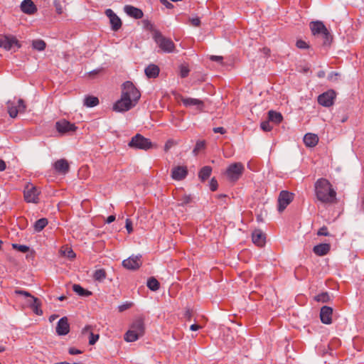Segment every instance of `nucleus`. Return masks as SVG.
I'll return each instance as SVG.
<instances>
[{
  "label": "nucleus",
  "mask_w": 364,
  "mask_h": 364,
  "mask_svg": "<svg viewBox=\"0 0 364 364\" xmlns=\"http://www.w3.org/2000/svg\"><path fill=\"white\" fill-rule=\"evenodd\" d=\"M178 201H179V203H178L179 205L184 206V205L191 203L192 198L191 197V196L183 195L178 199Z\"/></svg>",
  "instance_id": "41"
},
{
  "label": "nucleus",
  "mask_w": 364,
  "mask_h": 364,
  "mask_svg": "<svg viewBox=\"0 0 364 364\" xmlns=\"http://www.w3.org/2000/svg\"><path fill=\"white\" fill-rule=\"evenodd\" d=\"M325 72L323 70H320L318 73H317V76L319 77V78H323L325 77Z\"/></svg>",
  "instance_id": "64"
},
{
  "label": "nucleus",
  "mask_w": 364,
  "mask_h": 364,
  "mask_svg": "<svg viewBox=\"0 0 364 364\" xmlns=\"http://www.w3.org/2000/svg\"><path fill=\"white\" fill-rule=\"evenodd\" d=\"M294 193L287 191H282L278 197V207L277 210L279 213L283 212L286 208L294 200Z\"/></svg>",
  "instance_id": "10"
},
{
  "label": "nucleus",
  "mask_w": 364,
  "mask_h": 364,
  "mask_svg": "<svg viewBox=\"0 0 364 364\" xmlns=\"http://www.w3.org/2000/svg\"><path fill=\"white\" fill-rule=\"evenodd\" d=\"M55 127L58 132L61 134L73 132L77 129V127L75 125V124L70 123L65 119H62L57 122Z\"/></svg>",
  "instance_id": "13"
},
{
  "label": "nucleus",
  "mask_w": 364,
  "mask_h": 364,
  "mask_svg": "<svg viewBox=\"0 0 364 364\" xmlns=\"http://www.w3.org/2000/svg\"><path fill=\"white\" fill-rule=\"evenodd\" d=\"M137 103L133 102L130 99L125 98L121 95V98L118 100L113 105V110L119 112H127L134 107Z\"/></svg>",
  "instance_id": "9"
},
{
  "label": "nucleus",
  "mask_w": 364,
  "mask_h": 364,
  "mask_svg": "<svg viewBox=\"0 0 364 364\" xmlns=\"http://www.w3.org/2000/svg\"><path fill=\"white\" fill-rule=\"evenodd\" d=\"M210 59L213 61L221 63L223 58L222 56H219V55H211Z\"/></svg>",
  "instance_id": "56"
},
{
  "label": "nucleus",
  "mask_w": 364,
  "mask_h": 364,
  "mask_svg": "<svg viewBox=\"0 0 364 364\" xmlns=\"http://www.w3.org/2000/svg\"><path fill=\"white\" fill-rule=\"evenodd\" d=\"M190 70L189 68L184 65H181L180 66V75L182 78L186 77L189 74Z\"/></svg>",
  "instance_id": "43"
},
{
  "label": "nucleus",
  "mask_w": 364,
  "mask_h": 364,
  "mask_svg": "<svg viewBox=\"0 0 364 364\" xmlns=\"http://www.w3.org/2000/svg\"><path fill=\"white\" fill-rule=\"evenodd\" d=\"M333 309L331 307L324 306L321 309L320 318L323 323L330 324L332 323Z\"/></svg>",
  "instance_id": "18"
},
{
  "label": "nucleus",
  "mask_w": 364,
  "mask_h": 364,
  "mask_svg": "<svg viewBox=\"0 0 364 364\" xmlns=\"http://www.w3.org/2000/svg\"><path fill=\"white\" fill-rule=\"evenodd\" d=\"M73 290L80 296H88L92 294V292L85 289L80 284H75L73 285Z\"/></svg>",
  "instance_id": "31"
},
{
  "label": "nucleus",
  "mask_w": 364,
  "mask_h": 364,
  "mask_svg": "<svg viewBox=\"0 0 364 364\" xmlns=\"http://www.w3.org/2000/svg\"><path fill=\"white\" fill-rule=\"evenodd\" d=\"M124 10L128 16L135 19H140L144 16L143 11L140 9L131 5H126L124 8Z\"/></svg>",
  "instance_id": "20"
},
{
  "label": "nucleus",
  "mask_w": 364,
  "mask_h": 364,
  "mask_svg": "<svg viewBox=\"0 0 364 364\" xmlns=\"http://www.w3.org/2000/svg\"><path fill=\"white\" fill-rule=\"evenodd\" d=\"M209 186H210V189L212 191H215L217 190L218 188V181L215 178H213L210 181V184H209Z\"/></svg>",
  "instance_id": "46"
},
{
  "label": "nucleus",
  "mask_w": 364,
  "mask_h": 364,
  "mask_svg": "<svg viewBox=\"0 0 364 364\" xmlns=\"http://www.w3.org/2000/svg\"><path fill=\"white\" fill-rule=\"evenodd\" d=\"M141 337L136 332H134L132 328H130L125 334H124V340L127 342H134L138 340Z\"/></svg>",
  "instance_id": "33"
},
{
  "label": "nucleus",
  "mask_w": 364,
  "mask_h": 364,
  "mask_svg": "<svg viewBox=\"0 0 364 364\" xmlns=\"http://www.w3.org/2000/svg\"><path fill=\"white\" fill-rule=\"evenodd\" d=\"M338 75H339V73H336V72H331V73H329V75L328 76V79L330 81L335 82V81L338 80Z\"/></svg>",
  "instance_id": "49"
},
{
  "label": "nucleus",
  "mask_w": 364,
  "mask_h": 364,
  "mask_svg": "<svg viewBox=\"0 0 364 364\" xmlns=\"http://www.w3.org/2000/svg\"><path fill=\"white\" fill-rule=\"evenodd\" d=\"M188 168L184 166H177L171 170V178L175 181L183 180L188 175Z\"/></svg>",
  "instance_id": "15"
},
{
  "label": "nucleus",
  "mask_w": 364,
  "mask_h": 364,
  "mask_svg": "<svg viewBox=\"0 0 364 364\" xmlns=\"http://www.w3.org/2000/svg\"><path fill=\"white\" fill-rule=\"evenodd\" d=\"M268 119L275 124H279L282 121L283 117L281 113L270 110L268 112Z\"/></svg>",
  "instance_id": "30"
},
{
  "label": "nucleus",
  "mask_w": 364,
  "mask_h": 364,
  "mask_svg": "<svg viewBox=\"0 0 364 364\" xmlns=\"http://www.w3.org/2000/svg\"><path fill=\"white\" fill-rule=\"evenodd\" d=\"M181 100L186 107L197 106L200 107L204 105V103L202 100L196 98L181 97Z\"/></svg>",
  "instance_id": "27"
},
{
  "label": "nucleus",
  "mask_w": 364,
  "mask_h": 364,
  "mask_svg": "<svg viewBox=\"0 0 364 364\" xmlns=\"http://www.w3.org/2000/svg\"><path fill=\"white\" fill-rule=\"evenodd\" d=\"M161 2L168 9L173 7V4L169 3L167 0H161Z\"/></svg>",
  "instance_id": "61"
},
{
  "label": "nucleus",
  "mask_w": 364,
  "mask_h": 364,
  "mask_svg": "<svg viewBox=\"0 0 364 364\" xmlns=\"http://www.w3.org/2000/svg\"><path fill=\"white\" fill-rule=\"evenodd\" d=\"M68 353L70 355H78L82 353V351L80 350L76 349L75 348H70L68 349Z\"/></svg>",
  "instance_id": "53"
},
{
  "label": "nucleus",
  "mask_w": 364,
  "mask_h": 364,
  "mask_svg": "<svg viewBox=\"0 0 364 364\" xmlns=\"http://www.w3.org/2000/svg\"><path fill=\"white\" fill-rule=\"evenodd\" d=\"M336 97V92L329 90L318 95V103L323 107H329L333 105Z\"/></svg>",
  "instance_id": "12"
},
{
  "label": "nucleus",
  "mask_w": 364,
  "mask_h": 364,
  "mask_svg": "<svg viewBox=\"0 0 364 364\" xmlns=\"http://www.w3.org/2000/svg\"><path fill=\"white\" fill-rule=\"evenodd\" d=\"M121 95L125 98L132 100L136 103H138L141 97L139 90L131 81H126L122 84Z\"/></svg>",
  "instance_id": "4"
},
{
  "label": "nucleus",
  "mask_w": 364,
  "mask_h": 364,
  "mask_svg": "<svg viewBox=\"0 0 364 364\" xmlns=\"http://www.w3.org/2000/svg\"><path fill=\"white\" fill-rule=\"evenodd\" d=\"M109 20L113 31H118L121 28L122 21L117 15L113 16Z\"/></svg>",
  "instance_id": "34"
},
{
  "label": "nucleus",
  "mask_w": 364,
  "mask_h": 364,
  "mask_svg": "<svg viewBox=\"0 0 364 364\" xmlns=\"http://www.w3.org/2000/svg\"><path fill=\"white\" fill-rule=\"evenodd\" d=\"M40 191L33 184H28L24 189V199L27 203H38Z\"/></svg>",
  "instance_id": "11"
},
{
  "label": "nucleus",
  "mask_w": 364,
  "mask_h": 364,
  "mask_svg": "<svg viewBox=\"0 0 364 364\" xmlns=\"http://www.w3.org/2000/svg\"><path fill=\"white\" fill-rule=\"evenodd\" d=\"M141 264V256H132L122 262L123 267L129 270H136L139 269Z\"/></svg>",
  "instance_id": "14"
},
{
  "label": "nucleus",
  "mask_w": 364,
  "mask_h": 364,
  "mask_svg": "<svg viewBox=\"0 0 364 364\" xmlns=\"http://www.w3.org/2000/svg\"><path fill=\"white\" fill-rule=\"evenodd\" d=\"M82 334H86V333L90 334L89 344L92 345V346L95 345L96 343V342L98 341L99 337H100L98 334H95L92 333V326L90 325H87L82 328Z\"/></svg>",
  "instance_id": "28"
},
{
  "label": "nucleus",
  "mask_w": 364,
  "mask_h": 364,
  "mask_svg": "<svg viewBox=\"0 0 364 364\" xmlns=\"http://www.w3.org/2000/svg\"><path fill=\"white\" fill-rule=\"evenodd\" d=\"M314 299L318 302L327 303L330 301L331 296L328 292H322L315 296Z\"/></svg>",
  "instance_id": "37"
},
{
  "label": "nucleus",
  "mask_w": 364,
  "mask_h": 364,
  "mask_svg": "<svg viewBox=\"0 0 364 364\" xmlns=\"http://www.w3.org/2000/svg\"><path fill=\"white\" fill-rule=\"evenodd\" d=\"M70 331V324L66 316L61 318L56 326V333L59 336H65Z\"/></svg>",
  "instance_id": "16"
},
{
  "label": "nucleus",
  "mask_w": 364,
  "mask_h": 364,
  "mask_svg": "<svg viewBox=\"0 0 364 364\" xmlns=\"http://www.w3.org/2000/svg\"><path fill=\"white\" fill-rule=\"evenodd\" d=\"M144 27L149 31H152L154 30V25L149 20H144L143 21Z\"/></svg>",
  "instance_id": "48"
},
{
  "label": "nucleus",
  "mask_w": 364,
  "mask_h": 364,
  "mask_svg": "<svg viewBox=\"0 0 364 364\" xmlns=\"http://www.w3.org/2000/svg\"><path fill=\"white\" fill-rule=\"evenodd\" d=\"M316 199L321 203L332 204L336 202V192L328 180L318 178L314 184Z\"/></svg>",
  "instance_id": "1"
},
{
  "label": "nucleus",
  "mask_w": 364,
  "mask_h": 364,
  "mask_svg": "<svg viewBox=\"0 0 364 364\" xmlns=\"http://www.w3.org/2000/svg\"><path fill=\"white\" fill-rule=\"evenodd\" d=\"M153 38L159 47L165 53H173L175 50V44L171 38H166L159 31H154Z\"/></svg>",
  "instance_id": "3"
},
{
  "label": "nucleus",
  "mask_w": 364,
  "mask_h": 364,
  "mask_svg": "<svg viewBox=\"0 0 364 364\" xmlns=\"http://www.w3.org/2000/svg\"><path fill=\"white\" fill-rule=\"evenodd\" d=\"M244 170L243 164L240 162H236L228 167L225 173L230 181L235 182L241 177Z\"/></svg>",
  "instance_id": "7"
},
{
  "label": "nucleus",
  "mask_w": 364,
  "mask_h": 364,
  "mask_svg": "<svg viewBox=\"0 0 364 364\" xmlns=\"http://www.w3.org/2000/svg\"><path fill=\"white\" fill-rule=\"evenodd\" d=\"M105 14L109 18H111L113 16L116 15L114 11L110 9H108L105 11Z\"/></svg>",
  "instance_id": "58"
},
{
  "label": "nucleus",
  "mask_w": 364,
  "mask_h": 364,
  "mask_svg": "<svg viewBox=\"0 0 364 364\" xmlns=\"http://www.w3.org/2000/svg\"><path fill=\"white\" fill-rule=\"evenodd\" d=\"M331 250V245L328 243H321L314 247L313 251L318 256L327 255Z\"/></svg>",
  "instance_id": "24"
},
{
  "label": "nucleus",
  "mask_w": 364,
  "mask_h": 364,
  "mask_svg": "<svg viewBox=\"0 0 364 364\" xmlns=\"http://www.w3.org/2000/svg\"><path fill=\"white\" fill-rule=\"evenodd\" d=\"M125 227H126V229H127L128 233L132 232V231H133L132 222V220L130 219L127 218L126 220V225H125Z\"/></svg>",
  "instance_id": "50"
},
{
  "label": "nucleus",
  "mask_w": 364,
  "mask_h": 364,
  "mask_svg": "<svg viewBox=\"0 0 364 364\" xmlns=\"http://www.w3.org/2000/svg\"><path fill=\"white\" fill-rule=\"evenodd\" d=\"M130 328H132L140 336H142L144 334L145 331L144 319L142 318H138L136 320H134Z\"/></svg>",
  "instance_id": "22"
},
{
  "label": "nucleus",
  "mask_w": 364,
  "mask_h": 364,
  "mask_svg": "<svg viewBox=\"0 0 364 364\" xmlns=\"http://www.w3.org/2000/svg\"><path fill=\"white\" fill-rule=\"evenodd\" d=\"M99 104V100L94 96H87L84 100V105L87 107H93Z\"/></svg>",
  "instance_id": "32"
},
{
  "label": "nucleus",
  "mask_w": 364,
  "mask_h": 364,
  "mask_svg": "<svg viewBox=\"0 0 364 364\" xmlns=\"http://www.w3.org/2000/svg\"><path fill=\"white\" fill-rule=\"evenodd\" d=\"M144 72L148 78H156L159 76L160 69L158 65L150 64L145 68Z\"/></svg>",
  "instance_id": "25"
},
{
  "label": "nucleus",
  "mask_w": 364,
  "mask_h": 364,
  "mask_svg": "<svg viewBox=\"0 0 364 364\" xmlns=\"http://www.w3.org/2000/svg\"><path fill=\"white\" fill-rule=\"evenodd\" d=\"M318 142V137L315 134L308 133L304 135V143L308 147H314Z\"/></svg>",
  "instance_id": "26"
},
{
  "label": "nucleus",
  "mask_w": 364,
  "mask_h": 364,
  "mask_svg": "<svg viewBox=\"0 0 364 364\" xmlns=\"http://www.w3.org/2000/svg\"><path fill=\"white\" fill-rule=\"evenodd\" d=\"M265 234L261 230H255L252 233V240L254 244L262 247L265 244Z\"/></svg>",
  "instance_id": "19"
},
{
  "label": "nucleus",
  "mask_w": 364,
  "mask_h": 364,
  "mask_svg": "<svg viewBox=\"0 0 364 364\" xmlns=\"http://www.w3.org/2000/svg\"><path fill=\"white\" fill-rule=\"evenodd\" d=\"M12 247L14 249L23 253H26L29 250V247L24 245L12 244Z\"/></svg>",
  "instance_id": "42"
},
{
  "label": "nucleus",
  "mask_w": 364,
  "mask_h": 364,
  "mask_svg": "<svg viewBox=\"0 0 364 364\" xmlns=\"http://www.w3.org/2000/svg\"><path fill=\"white\" fill-rule=\"evenodd\" d=\"M131 306H132L131 303H127L124 304H122V305L119 306V307H118L119 311L122 312V311L129 309L131 307Z\"/></svg>",
  "instance_id": "51"
},
{
  "label": "nucleus",
  "mask_w": 364,
  "mask_h": 364,
  "mask_svg": "<svg viewBox=\"0 0 364 364\" xmlns=\"http://www.w3.org/2000/svg\"><path fill=\"white\" fill-rule=\"evenodd\" d=\"M310 28L314 36L321 34L323 38L324 46L330 45L332 41V36L323 22L317 21L310 23Z\"/></svg>",
  "instance_id": "2"
},
{
  "label": "nucleus",
  "mask_w": 364,
  "mask_h": 364,
  "mask_svg": "<svg viewBox=\"0 0 364 364\" xmlns=\"http://www.w3.org/2000/svg\"><path fill=\"white\" fill-rule=\"evenodd\" d=\"M128 146L132 149L148 150L152 147V143L141 134H136L128 143Z\"/></svg>",
  "instance_id": "6"
},
{
  "label": "nucleus",
  "mask_w": 364,
  "mask_h": 364,
  "mask_svg": "<svg viewBox=\"0 0 364 364\" xmlns=\"http://www.w3.org/2000/svg\"><path fill=\"white\" fill-rule=\"evenodd\" d=\"M205 141L198 140V141H197V142L196 144L195 148L193 150V153L194 154V155L196 156L198 154V153L201 150H203L205 149Z\"/></svg>",
  "instance_id": "39"
},
{
  "label": "nucleus",
  "mask_w": 364,
  "mask_h": 364,
  "mask_svg": "<svg viewBox=\"0 0 364 364\" xmlns=\"http://www.w3.org/2000/svg\"><path fill=\"white\" fill-rule=\"evenodd\" d=\"M14 47H16L17 48H20V45L17 39L15 37L4 36L2 48L6 50H10Z\"/></svg>",
  "instance_id": "23"
},
{
  "label": "nucleus",
  "mask_w": 364,
  "mask_h": 364,
  "mask_svg": "<svg viewBox=\"0 0 364 364\" xmlns=\"http://www.w3.org/2000/svg\"><path fill=\"white\" fill-rule=\"evenodd\" d=\"M6 165L4 161L0 159V171H3L6 169Z\"/></svg>",
  "instance_id": "60"
},
{
  "label": "nucleus",
  "mask_w": 364,
  "mask_h": 364,
  "mask_svg": "<svg viewBox=\"0 0 364 364\" xmlns=\"http://www.w3.org/2000/svg\"><path fill=\"white\" fill-rule=\"evenodd\" d=\"M115 220V216L114 215H109L107 217L106 222L107 223H111Z\"/></svg>",
  "instance_id": "63"
},
{
  "label": "nucleus",
  "mask_w": 364,
  "mask_h": 364,
  "mask_svg": "<svg viewBox=\"0 0 364 364\" xmlns=\"http://www.w3.org/2000/svg\"><path fill=\"white\" fill-rule=\"evenodd\" d=\"M173 145V141L172 140H168L165 144V151H168Z\"/></svg>",
  "instance_id": "57"
},
{
  "label": "nucleus",
  "mask_w": 364,
  "mask_h": 364,
  "mask_svg": "<svg viewBox=\"0 0 364 364\" xmlns=\"http://www.w3.org/2000/svg\"><path fill=\"white\" fill-rule=\"evenodd\" d=\"M212 173V168L209 166H203L198 173V177L201 181L208 179Z\"/></svg>",
  "instance_id": "29"
},
{
  "label": "nucleus",
  "mask_w": 364,
  "mask_h": 364,
  "mask_svg": "<svg viewBox=\"0 0 364 364\" xmlns=\"http://www.w3.org/2000/svg\"><path fill=\"white\" fill-rule=\"evenodd\" d=\"M317 235L319 236H328L329 232L328 228L326 226L321 227L317 232Z\"/></svg>",
  "instance_id": "45"
},
{
  "label": "nucleus",
  "mask_w": 364,
  "mask_h": 364,
  "mask_svg": "<svg viewBox=\"0 0 364 364\" xmlns=\"http://www.w3.org/2000/svg\"><path fill=\"white\" fill-rule=\"evenodd\" d=\"M21 11L26 14H33L37 11L36 6L31 0H23L21 4Z\"/></svg>",
  "instance_id": "21"
},
{
  "label": "nucleus",
  "mask_w": 364,
  "mask_h": 364,
  "mask_svg": "<svg viewBox=\"0 0 364 364\" xmlns=\"http://www.w3.org/2000/svg\"><path fill=\"white\" fill-rule=\"evenodd\" d=\"M48 225V220L45 218H41L34 223V230L41 232Z\"/></svg>",
  "instance_id": "36"
},
{
  "label": "nucleus",
  "mask_w": 364,
  "mask_h": 364,
  "mask_svg": "<svg viewBox=\"0 0 364 364\" xmlns=\"http://www.w3.org/2000/svg\"><path fill=\"white\" fill-rule=\"evenodd\" d=\"M26 108V106L22 99H18L17 102L9 100L7 102L8 112L12 118H15L18 112H24Z\"/></svg>",
  "instance_id": "8"
},
{
  "label": "nucleus",
  "mask_w": 364,
  "mask_h": 364,
  "mask_svg": "<svg viewBox=\"0 0 364 364\" xmlns=\"http://www.w3.org/2000/svg\"><path fill=\"white\" fill-rule=\"evenodd\" d=\"M213 130L214 133H220L221 134H224L226 133V130L222 127H215V128H213Z\"/></svg>",
  "instance_id": "54"
},
{
  "label": "nucleus",
  "mask_w": 364,
  "mask_h": 364,
  "mask_svg": "<svg viewBox=\"0 0 364 364\" xmlns=\"http://www.w3.org/2000/svg\"><path fill=\"white\" fill-rule=\"evenodd\" d=\"M95 280L101 282L106 277V272L103 269H97L93 275Z\"/></svg>",
  "instance_id": "40"
},
{
  "label": "nucleus",
  "mask_w": 364,
  "mask_h": 364,
  "mask_svg": "<svg viewBox=\"0 0 364 364\" xmlns=\"http://www.w3.org/2000/svg\"><path fill=\"white\" fill-rule=\"evenodd\" d=\"M32 46L34 49L39 51H42L45 50L46 47V43L44 41L38 39L33 41Z\"/></svg>",
  "instance_id": "38"
},
{
  "label": "nucleus",
  "mask_w": 364,
  "mask_h": 364,
  "mask_svg": "<svg viewBox=\"0 0 364 364\" xmlns=\"http://www.w3.org/2000/svg\"><path fill=\"white\" fill-rule=\"evenodd\" d=\"M54 5H55V7L57 13L59 14H62L63 13V9H62V6H61L60 4L55 1L54 2Z\"/></svg>",
  "instance_id": "55"
},
{
  "label": "nucleus",
  "mask_w": 364,
  "mask_h": 364,
  "mask_svg": "<svg viewBox=\"0 0 364 364\" xmlns=\"http://www.w3.org/2000/svg\"><path fill=\"white\" fill-rule=\"evenodd\" d=\"M56 172L61 174H66L70 170V165L65 159L57 160L53 165Z\"/></svg>",
  "instance_id": "17"
},
{
  "label": "nucleus",
  "mask_w": 364,
  "mask_h": 364,
  "mask_svg": "<svg viewBox=\"0 0 364 364\" xmlns=\"http://www.w3.org/2000/svg\"><path fill=\"white\" fill-rule=\"evenodd\" d=\"M14 293L18 295H23L26 297H28L29 299L27 302L32 311L36 315L41 316L43 314V311L41 308V302L38 298L32 296L28 291L21 289H16Z\"/></svg>",
  "instance_id": "5"
},
{
  "label": "nucleus",
  "mask_w": 364,
  "mask_h": 364,
  "mask_svg": "<svg viewBox=\"0 0 364 364\" xmlns=\"http://www.w3.org/2000/svg\"><path fill=\"white\" fill-rule=\"evenodd\" d=\"M270 121H264L261 123L260 127L264 132H269L272 129V127L269 124Z\"/></svg>",
  "instance_id": "44"
},
{
  "label": "nucleus",
  "mask_w": 364,
  "mask_h": 364,
  "mask_svg": "<svg viewBox=\"0 0 364 364\" xmlns=\"http://www.w3.org/2000/svg\"><path fill=\"white\" fill-rule=\"evenodd\" d=\"M67 256L68 257L73 259L75 257V253L73 251V250L70 249L68 251Z\"/></svg>",
  "instance_id": "59"
},
{
  "label": "nucleus",
  "mask_w": 364,
  "mask_h": 364,
  "mask_svg": "<svg viewBox=\"0 0 364 364\" xmlns=\"http://www.w3.org/2000/svg\"><path fill=\"white\" fill-rule=\"evenodd\" d=\"M200 328H201V326L200 325H198V324H192L190 326V329L191 331H194L199 330Z\"/></svg>",
  "instance_id": "62"
},
{
  "label": "nucleus",
  "mask_w": 364,
  "mask_h": 364,
  "mask_svg": "<svg viewBox=\"0 0 364 364\" xmlns=\"http://www.w3.org/2000/svg\"><path fill=\"white\" fill-rule=\"evenodd\" d=\"M147 287L150 290L156 291L159 289L160 284L154 277H150L147 281Z\"/></svg>",
  "instance_id": "35"
},
{
  "label": "nucleus",
  "mask_w": 364,
  "mask_h": 364,
  "mask_svg": "<svg viewBox=\"0 0 364 364\" xmlns=\"http://www.w3.org/2000/svg\"><path fill=\"white\" fill-rule=\"evenodd\" d=\"M296 46L300 49H306L309 48L308 44L303 40H298L296 43Z\"/></svg>",
  "instance_id": "47"
},
{
  "label": "nucleus",
  "mask_w": 364,
  "mask_h": 364,
  "mask_svg": "<svg viewBox=\"0 0 364 364\" xmlns=\"http://www.w3.org/2000/svg\"><path fill=\"white\" fill-rule=\"evenodd\" d=\"M190 21L193 26L198 27L200 25V20L199 18H193Z\"/></svg>",
  "instance_id": "52"
}]
</instances>
